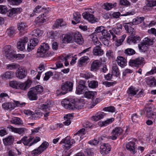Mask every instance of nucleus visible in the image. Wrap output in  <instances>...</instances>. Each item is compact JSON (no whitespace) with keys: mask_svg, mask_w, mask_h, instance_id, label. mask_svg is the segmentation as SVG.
Returning a JSON list of instances; mask_svg holds the SVG:
<instances>
[{"mask_svg":"<svg viewBox=\"0 0 156 156\" xmlns=\"http://www.w3.org/2000/svg\"><path fill=\"white\" fill-rule=\"evenodd\" d=\"M61 103L66 108L73 110L81 109L85 104L83 99L75 101L73 100L65 99L62 101Z\"/></svg>","mask_w":156,"mask_h":156,"instance_id":"nucleus-1","label":"nucleus"},{"mask_svg":"<svg viewBox=\"0 0 156 156\" xmlns=\"http://www.w3.org/2000/svg\"><path fill=\"white\" fill-rule=\"evenodd\" d=\"M31 83V81L29 80L24 83L12 81L9 82V85L11 87L15 89L26 90L30 87Z\"/></svg>","mask_w":156,"mask_h":156,"instance_id":"nucleus-2","label":"nucleus"},{"mask_svg":"<svg viewBox=\"0 0 156 156\" xmlns=\"http://www.w3.org/2000/svg\"><path fill=\"white\" fill-rule=\"evenodd\" d=\"M3 53L6 57L8 59L11 60L12 58H20V54H16L15 51L11 46L8 45L5 46L3 49Z\"/></svg>","mask_w":156,"mask_h":156,"instance_id":"nucleus-3","label":"nucleus"},{"mask_svg":"<svg viewBox=\"0 0 156 156\" xmlns=\"http://www.w3.org/2000/svg\"><path fill=\"white\" fill-rule=\"evenodd\" d=\"M73 86V83L72 82L69 81L66 82L62 83L61 86V89L63 91L59 92V90H57L56 93L58 95L65 94L67 93L68 91H70L72 90Z\"/></svg>","mask_w":156,"mask_h":156,"instance_id":"nucleus-4","label":"nucleus"},{"mask_svg":"<svg viewBox=\"0 0 156 156\" xmlns=\"http://www.w3.org/2000/svg\"><path fill=\"white\" fill-rule=\"evenodd\" d=\"M40 138L39 137H36L34 138V137L30 136L29 138L26 136H25L22 138L23 144L26 146L29 147L31 146L34 144L37 143L40 141Z\"/></svg>","mask_w":156,"mask_h":156,"instance_id":"nucleus-5","label":"nucleus"},{"mask_svg":"<svg viewBox=\"0 0 156 156\" xmlns=\"http://www.w3.org/2000/svg\"><path fill=\"white\" fill-rule=\"evenodd\" d=\"M129 65L131 66L139 67L140 66L144 65L145 62L144 58L139 57L134 59H131L129 62Z\"/></svg>","mask_w":156,"mask_h":156,"instance_id":"nucleus-6","label":"nucleus"},{"mask_svg":"<svg viewBox=\"0 0 156 156\" xmlns=\"http://www.w3.org/2000/svg\"><path fill=\"white\" fill-rule=\"evenodd\" d=\"M49 48L48 44L46 43H42L40 48L37 51V53H39L41 57H46L48 56L47 52Z\"/></svg>","mask_w":156,"mask_h":156,"instance_id":"nucleus-7","label":"nucleus"},{"mask_svg":"<svg viewBox=\"0 0 156 156\" xmlns=\"http://www.w3.org/2000/svg\"><path fill=\"white\" fill-rule=\"evenodd\" d=\"M73 42H76L80 45H81L83 43V40L79 32H76L73 33Z\"/></svg>","mask_w":156,"mask_h":156,"instance_id":"nucleus-8","label":"nucleus"},{"mask_svg":"<svg viewBox=\"0 0 156 156\" xmlns=\"http://www.w3.org/2000/svg\"><path fill=\"white\" fill-rule=\"evenodd\" d=\"M123 132V130L119 127H116L113 129L112 132V135L110 136L109 138L115 140L117 138L118 136L121 134Z\"/></svg>","mask_w":156,"mask_h":156,"instance_id":"nucleus-9","label":"nucleus"},{"mask_svg":"<svg viewBox=\"0 0 156 156\" xmlns=\"http://www.w3.org/2000/svg\"><path fill=\"white\" fill-rule=\"evenodd\" d=\"M30 41V42L27 44V50L28 51H31L34 49L35 46L37 45L39 42L37 39L34 37H33Z\"/></svg>","mask_w":156,"mask_h":156,"instance_id":"nucleus-10","label":"nucleus"},{"mask_svg":"<svg viewBox=\"0 0 156 156\" xmlns=\"http://www.w3.org/2000/svg\"><path fill=\"white\" fill-rule=\"evenodd\" d=\"M82 16L84 18L92 23L98 21V19L95 18L93 15L90 14L89 12H83L82 14Z\"/></svg>","mask_w":156,"mask_h":156,"instance_id":"nucleus-11","label":"nucleus"},{"mask_svg":"<svg viewBox=\"0 0 156 156\" xmlns=\"http://www.w3.org/2000/svg\"><path fill=\"white\" fill-rule=\"evenodd\" d=\"M111 150L110 145L108 144H104L101 145L100 148L101 153L103 155H105L109 153Z\"/></svg>","mask_w":156,"mask_h":156,"instance_id":"nucleus-12","label":"nucleus"},{"mask_svg":"<svg viewBox=\"0 0 156 156\" xmlns=\"http://www.w3.org/2000/svg\"><path fill=\"white\" fill-rule=\"evenodd\" d=\"M28 41L27 37H24L20 39L17 43V48L18 49L23 51L25 48V45Z\"/></svg>","mask_w":156,"mask_h":156,"instance_id":"nucleus-13","label":"nucleus"},{"mask_svg":"<svg viewBox=\"0 0 156 156\" xmlns=\"http://www.w3.org/2000/svg\"><path fill=\"white\" fill-rule=\"evenodd\" d=\"M144 113L149 118L155 119L156 117L155 113L152 112V109L150 108H147L143 110Z\"/></svg>","mask_w":156,"mask_h":156,"instance_id":"nucleus-14","label":"nucleus"},{"mask_svg":"<svg viewBox=\"0 0 156 156\" xmlns=\"http://www.w3.org/2000/svg\"><path fill=\"white\" fill-rule=\"evenodd\" d=\"M26 75V72L24 69L22 68H19L16 73V76L20 79L25 78Z\"/></svg>","mask_w":156,"mask_h":156,"instance_id":"nucleus-15","label":"nucleus"},{"mask_svg":"<svg viewBox=\"0 0 156 156\" xmlns=\"http://www.w3.org/2000/svg\"><path fill=\"white\" fill-rule=\"evenodd\" d=\"M7 128L11 130L12 132L20 134L23 133L26 129L24 127L16 128L11 125H9Z\"/></svg>","mask_w":156,"mask_h":156,"instance_id":"nucleus-16","label":"nucleus"},{"mask_svg":"<svg viewBox=\"0 0 156 156\" xmlns=\"http://www.w3.org/2000/svg\"><path fill=\"white\" fill-rule=\"evenodd\" d=\"M48 11V10L46 8L42 7L40 5H38L33 10V13L30 14V16L31 17L33 16L36 13H39L41 12L46 13Z\"/></svg>","mask_w":156,"mask_h":156,"instance_id":"nucleus-17","label":"nucleus"},{"mask_svg":"<svg viewBox=\"0 0 156 156\" xmlns=\"http://www.w3.org/2000/svg\"><path fill=\"white\" fill-rule=\"evenodd\" d=\"M8 11V13L7 14L8 16L11 17L20 13L22 11V9L20 8H13L9 10Z\"/></svg>","mask_w":156,"mask_h":156,"instance_id":"nucleus-18","label":"nucleus"},{"mask_svg":"<svg viewBox=\"0 0 156 156\" xmlns=\"http://www.w3.org/2000/svg\"><path fill=\"white\" fill-rule=\"evenodd\" d=\"M101 45H97L93 48V54L95 56H101L103 54V51L101 49Z\"/></svg>","mask_w":156,"mask_h":156,"instance_id":"nucleus-19","label":"nucleus"},{"mask_svg":"<svg viewBox=\"0 0 156 156\" xmlns=\"http://www.w3.org/2000/svg\"><path fill=\"white\" fill-rule=\"evenodd\" d=\"M33 89L31 88L30 89V90L27 93V96L29 100H35L37 98V96Z\"/></svg>","mask_w":156,"mask_h":156,"instance_id":"nucleus-20","label":"nucleus"},{"mask_svg":"<svg viewBox=\"0 0 156 156\" xmlns=\"http://www.w3.org/2000/svg\"><path fill=\"white\" fill-rule=\"evenodd\" d=\"M144 20V18L143 17H137L133 19L132 22L126 23V24L131 26L133 25H137L140 23Z\"/></svg>","mask_w":156,"mask_h":156,"instance_id":"nucleus-21","label":"nucleus"},{"mask_svg":"<svg viewBox=\"0 0 156 156\" xmlns=\"http://www.w3.org/2000/svg\"><path fill=\"white\" fill-rule=\"evenodd\" d=\"M111 34L112 35L113 40H115L117 39V37L115 34L118 35H120L121 33V30L116 27L114 28L109 30Z\"/></svg>","mask_w":156,"mask_h":156,"instance_id":"nucleus-22","label":"nucleus"},{"mask_svg":"<svg viewBox=\"0 0 156 156\" xmlns=\"http://www.w3.org/2000/svg\"><path fill=\"white\" fill-rule=\"evenodd\" d=\"M2 107L5 109L12 110L16 107V105L13 102H6L2 105Z\"/></svg>","mask_w":156,"mask_h":156,"instance_id":"nucleus-23","label":"nucleus"},{"mask_svg":"<svg viewBox=\"0 0 156 156\" xmlns=\"http://www.w3.org/2000/svg\"><path fill=\"white\" fill-rule=\"evenodd\" d=\"M24 114L28 115H31L30 118V119H36L38 118V114L35 111V113L30 110H25L24 111Z\"/></svg>","mask_w":156,"mask_h":156,"instance_id":"nucleus-24","label":"nucleus"},{"mask_svg":"<svg viewBox=\"0 0 156 156\" xmlns=\"http://www.w3.org/2000/svg\"><path fill=\"white\" fill-rule=\"evenodd\" d=\"M73 118V115L72 114H68L64 117V121L63 123L65 126H68L71 123V120Z\"/></svg>","mask_w":156,"mask_h":156,"instance_id":"nucleus-25","label":"nucleus"},{"mask_svg":"<svg viewBox=\"0 0 156 156\" xmlns=\"http://www.w3.org/2000/svg\"><path fill=\"white\" fill-rule=\"evenodd\" d=\"M62 41L64 43L73 42V33L71 34H65L63 37Z\"/></svg>","mask_w":156,"mask_h":156,"instance_id":"nucleus-26","label":"nucleus"},{"mask_svg":"<svg viewBox=\"0 0 156 156\" xmlns=\"http://www.w3.org/2000/svg\"><path fill=\"white\" fill-rule=\"evenodd\" d=\"M126 147L127 150L133 153H135V143L134 142H129L126 145Z\"/></svg>","mask_w":156,"mask_h":156,"instance_id":"nucleus-27","label":"nucleus"},{"mask_svg":"<svg viewBox=\"0 0 156 156\" xmlns=\"http://www.w3.org/2000/svg\"><path fill=\"white\" fill-rule=\"evenodd\" d=\"M4 144L6 146L11 145L13 144L14 138L12 136H9L3 139Z\"/></svg>","mask_w":156,"mask_h":156,"instance_id":"nucleus-28","label":"nucleus"},{"mask_svg":"<svg viewBox=\"0 0 156 156\" xmlns=\"http://www.w3.org/2000/svg\"><path fill=\"white\" fill-rule=\"evenodd\" d=\"M116 61L118 65L120 66L121 67H123L126 65V61L122 57L119 56L117 57Z\"/></svg>","mask_w":156,"mask_h":156,"instance_id":"nucleus-29","label":"nucleus"},{"mask_svg":"<svg viewBox=\"0 0 156 156\" xmlns=\"http://www.w3.org/2000/svg\"><path fill=\"white\" fill-rule=\"evenodd\" d=\"M97 93L95 91H87L85 92L84 94V97L89 99H93L96 98Z\"/></svg>","mask_w":156,"mask_h":156,"instance_id":"nucleus-30","label":"nucleus"},{"mask_svg":"<svg viewBox=\"0 0 156 156\" xmlns=\"http://www.w3.org/2000/svg\"><path fill=\"white\" fill-rule=\"evenodd\" d=\"M105 115V113L101 112L94 116H92L91 118V119L93 121H97L102 119Z\"/></svg>","mask_w":156,"mask_h":156,"instance_id":"nucleus-31","label":"nucleus"},{"mask_svg":"<svg viewBox=\"0 0 156 156\" xmlns=\"http://www.w3.org/2000/svg\"><path fill=\"white\" fill-rule=\"evenodd\" d=\"M14 75L13 72L7 71L2 74L1 75V77L2 79H9L12 77Z\"/></svg>","mask_w":156,"mask_h":156,"instance_id":"nucleus-32","label":"nucleus"},{"mask_svg":"<svg viewBox=\"0 0 156 156\" xmlns=\"http://www.w3.org/2000/svg\"><path fill=\"white\" fill-rule=\"evenodd\" d=\"M116 5L117 3H115L113 4L106 3H104L102 7L103 8L106 10H109L114 7H116Z\"/></svg>","mask_w":156,"mask_h":156,"instance_id":"nucleus-33","label":"nucleus"},{"mask_svg":"<svg viewBox=\"0 0 156 156\" xmlns=\"http://www.w3.org/2000/svg\"><path fill=\"white\" fill-rule=\"evenodd\" d=\"M43 33V31L37 29L34 30L32 31L31 35L33 37H37L41 36Z\"/></svg>","mask_w":156,"mask_h":156,"instance_id":"nucleus-34","label":"nucleus"},{"mask_svg":"<svg viewBox=\"0 0 156 156\" xmlns=\"http://www.w3.org/2000/svg\"><path fill=\"white\" fill-rule=\"evenodd\" d=\"M63 143L65 144L64 146L66 148H69L72 145V144L70 140V139L68 137H66L65 138L63 139L61 141L60 143Z\"/></svg>","mask_w":156,"mask_h":156,"instance_id":"nucleus-35","label":"nucleus"},{"mask_svg":"<svg viewBox=\"0 0 156 156\" xmlns=\"http://www.w3.org/2000/svg\"><path fill=\"white\" fill-rule=\"evenodd\" d=\"M138 48L141 52H145L148 49V47L142 41L139 44Z\"/></svg>","mask_w":156,"mask_h":156,"instance_id":"nucleus-36","label":"nucleus"},{"mask_svg":"<svg viewBox=\"0 0 156 156\" xmlns=\"http://www.w3.org/2000/svg\"><path fill=\"white\" fill-rule=\"evenodd\" d=\"M17 27L18 30L20 32H22L27 29V26L24 22H20L18 24Z\"/></svg>","mask_w":156,"mask_h":156,"instance_id":"nucleus-37","label":"nucleus"},{"mask_svg":"<svg viewBox=\"0 0 156 156\" xmlns=\"http://www.w3.org/2000/svg\"><path fill=\"white\" fill-rule=\"evenodd\" d=\"M100 62L98 60L94 61L91 65V70L94 71L101 65Z\"/></svg>","mask_w":156,"mask_h":156,"instance_id":"nucleus-38","label":"nucleus"},{"mask_svg":"<svg viewBox=\"0 0 156 156\" xmlns=\"http://www.w3.org/2000/svg\"><path fill=\"white\" fill-rule=\"evenodd\" d=\"M44 67L43 65H40L37 68V70L38 72V73L37 75L36 78L38 80H39L41 73L44 71Z\"/></svg>","mask_w":156,"mask_h":156,"instance_id":"nucleus-39","label":"nucleus"},{"mask_svg":"<svg viewBox=\"0 0 156 156\" xmlns=\"http://www.w3.org/2000/svg\"><path fill=\"white\" fill-rule=\"evenodd\" d=\"M154 39L153 38L150 39L148 37H145L143 41V42L147 45L148 47L153 45L154 42Z\"/></svg>","mask_w":156,"mask_h":156,"instance_id":"nucleus-40","label":"nucleus"},{"mask_svg":"<svg viewBox=\"0 0 156 156\" xmlns=\"http://www.w3.org/2000/svg\"><path fill=\"white\" fill-rule=\"evenodd\" d=\"M138 91L137 89L131 86L129 89L127 93L129 94L134 95L136 94Z\"/></svg>","mask_w":156,"mask_h":156,"instance_id":"nucleus-41","label":"nucleus"},{"mask_svg":"<svg viewBox=\"0 0 156 156\" xmlns=\"http://www.w3.org/2000/svg\"><path fill=\"white\" fill-rule=\"evenodd\" d=\"M51 106V104L48 103L47 104H41L40 106V108L44 111H48L50 110V108Z\"/></svg>","mask_w":156,"mask_h":156,"instance_id":"nucleus-42","label":"nucleus"},{"mask_svg":"<svg viewBox=\"0 0 156 156\" xmlns=\"http://www.w3.org/2000/svg\"><path fill=\"white\" fill-rule=\"evenodd\" d=\"M32 88L37 94H41L43 90V87L40 85H37Z\"/></svg>","mask_w":156,"mask_h":156,"instance_id":"nucleus-43","label":"nucleus"},{"mask_svg":"<svg viewBox=\"0 0 156 156\" xmlns=\"http://www.w3.org/2000/svg\"><path fill=\"white\" fill-rule=\"evenodd\" d=\"M11 122L12 124L15 125H20L22 123V120L18 117H14L11 120Z\"/></svg>","mask_w":156,"mask_h":156,"instance_id":"nucleus-44","label":"nucleus"},{"mask_svg":"<svg viewBox=\"0 0 156 156\" xmlns=\"http://www.w3.org/2000/svg\"><path fill=\"white\" fill-rule=\"evenodd\" d=\"M112 71L113 74L116 76H118L119 74V72L117 66L113 64L112 67Z\"/></svg>","mask_w":156,"mask_h":156,"instance_id":"nucleus-45","label":"nucleus"},{"mask_svg":"<svg viewBox=\"0 0 156 156\" xmlns=\"http://www.w3.org/2000/svg\"><path fill=\"white\" fill-rule=\"evenodd\" d=\"M98 85V83L96 80L91 81L88 83L89 87L92 88H96Z\"/></svg>","mask_w":156,"mask_h":156,"instance_id":"nucleus-46","label":"nucleus"},{"mask_svg":"<svg viewBox=\"0 0 156 156\" xmlns=\"http://www.w3.org/2000/svg\"><path fill=\"white\" fill-rule=\"evenodd\" d=\"M124 53L126 55L130 56L134 54L135 51L133 49L128 48L125 50Z\"/></svg>","mask_w":156,"mask_h":156,"instance_id":"nucleus-47","label":"nucleus"},{"mask_svg":"<svg viewBox=\"0 0 156 156\" xmlns=\"http://www.w3.org/2000/svg\"><path fill=\"white\" fill-rule=\"evenodd\" d=\"M73 19L77 23L80 22L81 16L80 14L78 12H75L73 14Z\"/></svg>","mask_w":156,"mask_h":156,"instance_id":"nucleus-48","label":"nucleus"},{"mask_svg":"<svg viewBox=\"0 0 156 156\" xmlns=\"http://www.w3.org/2000/svg\"><path fill=\"white\" fill-rule=\"evenodd\" d=\"M126 36L125 34H124L122 35V36H121L120 38L118 40H117V39L115 41H116V45L117 46H119L120 45L122 42L124 41L125 39Z\"/></svg>","mask_w":156,"mask_h":156,"instance_id":"nucleus-49","label":"nucleus"},{"mask_svg":"<svg viewBox=\"0 0 156 156\" xmlns=\"http://www.w3.org/2000/svg\"><path fill=\"white\" fill-rule=\"evenodd\" d=\"M140 37L134 36L133 37H131L130 38H128L127 40V42L129 44H130L132 42H133L135 43L136 42V41H140Z\"/></svg>","mask_w":156,"mask_h":156,"instance_id":"nucleus-50","label":"nucleus"},{"mask_svg":"<svg viewBox=\"0 0 156 156\" xmlns=\"http://www.w3.org/2000/svg\"><path fill=\"white\" fill-rule=\"evenodd\" d=\"M85 87H84L78 86L76 89V93L77 94H81L84 92V89Z\"/></svg>","mask_w":156,"mask_h":156,"instance_id":"nucleus-51","label":"nucleus"},{"mask_svg":"<svg viewBox=\"0 0 156 156\" xmlns=\"http://www.w3.org/2000/svg\"><path fill=\"white\" fill-rule=\"evenodd\" d=\"M19 67V65L15 63L8 64L7 66V69L10 70L16 69Z\"/></svg>","mask_w":156,"mask_h":156,"instance_id":"nucleus-52","label":"nucleus"},{"mask_svg":"<svg viewBox=\"0 0 156 156\" xmlns=\"http://www.w3.org/2000/svg\"><path fill=\"white\" fill-rule=\"evenodd\" d=\"M8 8L5 5H0V13L5 14L8 12Z\"/></svg>","mask_w":156,"mask_h":156,"instance_id":"nucleus-53","label":"nucleus"},{"mask_svg":"<svg viewBox=\"0 0 156 156\" xmlns=\"http://www.w3.org/2000/svg\"><path fill=\"white\" fill-rule=\"evenodd\" d=\"M42 152V151H41V150L39 147L37 149H35L33 150L32 151L31 154L33 156H37L40 154Z\"/></svg>","mask_w":156,"mask_h":156,"instance_id":"nucleus-54","label":"nucleus"},{"mask_svg":"<svg viewBox=\"0 0 156 156\" xmlns=\"http://www.w3.org/2000/svg\"><path fill=\"white\" fill-rule=\"evenodd\" d=\"M44 14L43 13L42 15H40L39 16L36 20L35 21L37 23H43L45 21V20L44 18Z\"/></svg>","mask_w":156,"mask_h":156,"instance_id":"nucleus-55","label":"nucleus"},{"mask_svg":"<svg viewBox=\"0 0 156 156\" xmlns=\"http://www.w3.org/2000/svg\"><path fill=\"white\" fill-rule=\"evenodd\" d=\"M91 37L92 38L94 44L95 45H101L100 42L98 40V38L96 36H94V34H92L91 35Z\"/></svg>","mask_w":156,"mask_h":156,"instance_id":"nucleus-56","label":"nucleus"},{"mask_svg":"<svg viewBox=\"0 0 156 156\" xmlns=\"http://www.w3.org/2000/svg\"><path fill=\"white\" fill-rule=\"evenodd\" d=\"M48 146L49 144L47 142L44 141L42 143L39 147L43 152L48 147Z\"/></svg>","mask_w":156,"mask_h":156,"instance_id":"nucleus-57","label":"nucleus"},{"mask_svg":"<svg viewBox=\"0 0 156 156\" xmlns=\"http://www.w3.org/2000/svg\"><path fill=\"white\" fill-rule=\"evenodd\" d=\"M103 110L105 111L113 113L115 111V109L114 107L110 106L104 108H103Z\"/></svg>","mask_w":156,"mask_h":156,"instance_id":"nucleus-58","label":"nucleus"},{"mask_svg":"<svg viewBox=\"0 0 156 156\" xmlns=\"http://www.w3.org/2000/svg\"><path fill=\"white\" fill-rule=\"evenodd\" d=\"M87 132V131H85L84 128H82L79 130L76 133L83 138Z\"/></svg>","mask_w":156,"mask_h":156,"instance_id":"nucleus-59","label":"nucleus"},{"mask_svg":"<svg viewBox=\"0 0 156 156\" xmlns=\"http://www.w3.org/2000/svg\"><path fill=\"white\" fill-rule=\"evenodd\" d=\"M147 6L151 7L156 6V0H149L147 1Z\"/></svg>","mask_w":156,"mask_h":156,"instance_id":"nucleus-60","label":"nucleus"},{"mask_svg":"<svg viewBox=\"0 0 156 156\" xmlns=\"http://www.w3.org/2000/svg\"><path fill=\"white\" fill-rule=\"evenodd\" d=\"M148 81V84L151 87L156 86V80L154 78L150 79Z\"/></svg>","mask_w":156,"mask_h":156,"instance_id":"nucleus-61","label":"nucleus"},{"mask_svg":"<svg viewBox=\"0 0 156 156\" xmlns=\"http://www.w3.org/2000/svg\"><path fill=\"white\" fill-rule=\"evenodd\" d=\"M45 76L44 78V80L45 81L48 80L49 78L52 76L53 73L51 71L48 72L45 74Z\"/></svg>","mask_w":156,"mask_h":156,"instance_id":"nucleus-62","label":"nucleus"},{"mask_svg":"<svg viewBox=\"0 0 156 156\" xmlns=\"http://www.w3.org/2000/svg\"><path fill=\"white\" fill-rule=\"evenodd\" d=\"M101 34L102 35V38H108V37H110V34L108 33V31L104 29L103 30Z\"/></svg>","mask_w":156,"mask_h":156,"instance_id":"nucleus-63","label":"nucleus"},{"mask_svg":"<svg viewBox=\"0 0 156 156\" xmlns=\"http://www.w3.org/2000/svg\"><path fill=\"white\" fill-rule=\"evenodd\" d=\"M114 118H112L107 119L106 120L103 122H102V126H106L107 125L111 123L114 120Z\"/></svg>","mask_w":156,"mask_h":156,"instance_id":"nucleus-64","label":"nucleus"}]
</instances>
